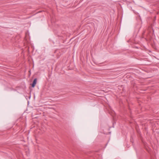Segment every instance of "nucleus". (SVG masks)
Here are the masks:
<instances>
[{
  "instance_id": "f257e3e1",
  "label": "nucleus",
  "mask_w": 159,
  "mask_h": 159,
  "mask_svg": "<svg viewBox=\"0 0 159 159\" xmlns=\"http://www.w3.org/2000/svg\"><path fill=\"white\" fill-rule=\"evenodd\" d=\"M37 82V79L36 78L35 79L33 82L32 84V87L33 88L34 87Z\"/></svg>"
}]
</instances>
